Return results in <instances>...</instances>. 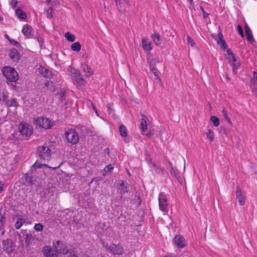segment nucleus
<instances>
[{"label":"nucleus","instance_id":"obj_51","mask_svg":"<svg viewBox=\"0 0 257 257\" xmlns=\"http://www.w3.org/2000/svg\"><path fill=\"white\" fill-rule=\"evenodd\" d=\"M200 9L203 13V17L204 18H207V17L209 15V14L206 13L204 10V9L202 7H200Z\"/></svg>","mask_w":257,"mask_h":257},{"label":"nucleus","instance_id":"obj_10","mask_svg":"<svg viewBox=\"0 0 257 257\" xmlns=\"http://www.w3.org/2000/svg\"><path fill=\"white\" fill-rule=\"evenodd\" d=\"M42 251L46 257H57V253L54 250V248H52L50 246H44Z\"/></svg>","mask_w":257,"mask_h":257},{"label":"nucleus","instance_id":"obj_24","mask_svg":"<svg viewBox=\"0 0 257 257\" xmlns=\"http://www.w3.org/2000/svg\"><path fill=\"white\" fill-rule=\"evenodd\" d=\"M39 73L45 77H49L51 75V72L46 68L41 66L38 69Z\"/></svg>","mask_w":257,"mask_h":257},{"label":"nucleus","instance_id":"obj_39","mask_svg":"<svg viewBox=\"0 0 257 257\" xmlns=\"http://www.w3.org/2000/svg\"><path fill=\"white\" fill-rule=\"evenodd\" d=\"M23 224V219L21 218H19L16 223H15V227L16 229H19L21 228L22 225Z\"/></svg>","mask_w":257,"mask_h":257},{"label":"nucleus","instance_id":"obj_14","mask_svg":"<svg viewBox=\"0 0 257 257\" xmlns=\"http://www.w3.org/2000/svg\"><path fill=\"white\" fill-rule=\"evenodd\" d=\"M116 5L120 12L125 11V8L130 5L129 0H114Z\"/></svg>","mask_w":257,"mask_h":257},{"label":"nucleus","instance_id":"obj_54","mask_svg":"<svg viewBox=\"0 0 257 257\" xmlns=\"http://www.w3.org/2000/svg\"><path fill=\"white\" fill-rule=\"evenodd\" d=\"M93 108H94V109L95 110V112H96V113L97 114V110H96V108H95L94 106H93Z\"/></svg>","mask_w":257,"mask_h":257},{"label":"nucleus","instance_id":"obj_29","mask_svg":"<svg viewBox=\"0 0 257 257\" xmlns=\"http://www.w3.org/2000/svg\"><path fill=\"white\" fill-rule=\"evenodd\" d=\"M81 45L78 42L72 43L71 46V49L74 51L78 52L80 50Z\"/></svg>","mask_w":257,"mask_h":257},{"label":"nucleus","instance_id":"obj_55","mask_svg":"<svg viewBox=\"0 0 257 257\" xmlns=\"http://www.w3.org/2000/svg\"><path fill=\"white\" fill-rule=\"evenodd\" d=\"M51 2V0H47V2L48 3H50Z\"/></svg>","mask_w":257,"mask_h":257},{"label":"nucleus","instance_id":"obj_46","mask_svg":"<svg viewBox=\"0 0 257 257\" xmlns=\"http://www.w3.org/2000/svg\"><path fill=\"white\" fill-rule=\"evenodd\" d=\"M113 166L112 165L110 164L106 166L105 167L104 171L107 172H111L113 169Z\"/></svg>","mask_w":257,"mask_h":257},{"label":"nucleus","instance_id":"obj_23","mask_svg":"<svg viewBox=\"0 0 257 257\" xmlns=\"http://www.w3.org/2000/svg\"><path fill=\"white\" fill-rule=\"evenodd\" d=\"M82 70L87 77H89L93 74V71L87 65H83L82 66Z\"/></svg>","mask_w":257,"mask_h":257},{"label":"nucleus","instance_id":"obj_9","mask_svg":"<svg viewBox=\"0 0 257 257\" xmlns=\"http://www.w3.org/2000/svg\"><path fill=\"white\" fill-rule=\"evenodd\" d=\"M36 124L39 127L48 129L52 125L51 121L47 118L39 117L36 120Z\"/></svg>","mask_w":257,"mask_h":257},{"label":"nucleus","instance_id":"obj_26","mask_svg":"<svg viewBox=\"0 0 257 257\" xmlns=\"http://www.w3.org/2000/svg\"><path fill=\"white\" fill-rule=\"evenodd\" d=\"M118 189L119 191V192L121 193V194H123L126 192V183L123 180H121L119 182V187Z\"/></svg>","mask_w":257,"mask_h":257},{"label":"nucleus","instance_id":"obj_31","mask_svg":"<svg viewBox=\"0 0 257 257\" xmlns=\"http://www.w3.org/2000/svg\"><path fill=\"white\" fill-rule=\"evenodd\" d=\"M150 167L153 171L157 173H160L163 171V169L160 166H157L154 163H152Z\"/></svg>","mask_w":257,"mask_h":257},{"label":"nucleus","instance_id":"obj_27","mask_svg":"<svg viewBox=\"0 0 257 257\" xmlns=\"http://www.w3.org/2000/svg\"><path fill=\"white\" fill-rule=\"evenodd\" d=\"M15 13L17 17L21 20H25L27 18L25 13L20 8L16 9Z\"/></svg>","mask_w":257,"mask_h":257},{"label":"nucleus","instance_id":"obj_8","mask_svg":"<svg viewBox=\"0 0 257 257\" xmlns=\"http://www.w3.org/2000/svg\"><path fill=\"white\" fill-rule=\"evenodd\" d=\"M218 33L217 36H213V38L216 40L217 44L220 45V48L223 49V50H225L227 47L226 43L225 41V40L223 39V35L222 34L221 30L220 28V27H218Z\"/></svg>","mask_w":257,"mask_h":257},{"label":"nucleus","instance_id":"obj_20","mask_svg":"<svg viewBox=\"0 0 257 257\" xmlns=\"http://www.w3.org/2000/svg\"><path fill=\"white\" fill-rule=\"evenodd\" d=\"M9 54L10 58L14 61H18L20 59V55L16 49L12 48L10 49Z\"/></svg>","mask_w":257,"mask_h":257},{"label":"nucleus","instance_id":"obj_60","mask_svg":"<svg viewBox=\"0 0 257 257\" xmlns=\"http://www.w3.org/2000/svg\"><path fill=\"white\" fill-rule=\"evenodd\" d=\"M6 36H7V38H8L9 39V37L7 35H6Z\"/></svg>","mask_w":257,"mask_h":257},{"label":"nucleus","instance_id":"obj_34","mask_svg":"<svg viewBox=\"0 0 257 257\" xmlns=\"http://www.w3.org/2000/svg\"><path fill=\"white\" fill-rule=\"evenodd\" d=\"M207 138L210 140V142H212L214 140V135L213 132L211 130H208L205 133Z\"/></svg>","mask_w":257,"mask_h":257},{"label":"nucleus","instance_id":"obj_7","mask_svg":"<svg viewBox=\"0 0 257 257\" xmlns=\"http://www.w3.org/2000/svg\"><path fill=\"white\" fill-rule=\"evenodd\" d=\"M53 248H54V250L57 253V255L59 253L65 254L68 251L66 248L65 245H64L63 242L60 240H57L55 242L53 243Z\"/></svg>","mask_w":257,"mask_h":257},{"label":"nucleus","instance_id":"obj_52","mask_svg":"<svg viewBox=\"0 0 257 257\" xmlns=\"http://www.w3.org/2000/svg\"><path fill=\"white\" fill-rule=\"evenodd\" d=\"M31 238V235L30 234H27L26 236V241L28 242L30 239Z\"/></svg>","mask_w":257,"mask_h":257},{"label":"nucleus","instance_id":"obj_59","mask_svg":"<svg viewBox=\"0 0 257 257\" xmlns=\"http://www.w3.org/2000/svg\"><path fill=\"white\" fill-rule=\"evenodd\" d=\"M45 166L47 167H49L48 165H44Z\"/></svg>","mask_w":257,"mask_h":257},{"label":"nucleus","instance_id":"obj_2","mask_svg":"<svg viewBox=\"0 0 257 257\" xmlns=\"http://www.w3.org/2000/svg\"><path fill=\"white\" fill-rule=\"evenodd\" d=\"M40 157L44 161H49L51 158V150L47 144H44L38 149Z\"/></svg>","mask_w":257,"mask_h":257},{"label":"nucleus","instance_id":"obj_3","mask_svg":"<svg viewBox=\"0 0 257 257\" xmlns=\"http://www.w3.org/2000/svg\"><path fill=\"white\" fill-rule=\"evenodd\" d=\"M19 130L23 136L26 137L30 136L33 132L32 126L26 122L20 123L19 125Z\"/></svg>","mask_w":257,"mask_h":257},{"label":"nucleus","instance_id":"obj_56","mask_svg":"<svg viewBox=\"0 0 257 257\" xmlns=\"http://www.w3.org/2000/svg\"><path fill=\"white\" fill-rule=\"evenodd\" d=\"M58 167H59V166H58V167H54V168H53V169H56L58 168Z\"/></svg>","mask_w":257,"mask_h":257},{"label":"nucleus","instance_id":"obj_48","mask_svg":"<svg viewBox=\"0 0 257 257\" xmlns=\"http://www.w3.org/2000/svg\"><path fill=\"white\" fill-rule=\"evenodd\" d=\"M69 257H78L77 253L75 251L69 252Z\"/></svg>","mask_w":257,"mask_h":257},{"label":"nucleus","instance_id":"obj_61","mask_svg":"<svg viewBox=\"0 0 257 257\" xmlns=\"http://www.w3.org/2000/svg\"><path fill=\"white\" fill-rule=\"evenodd\" d=\"M38 41L39 42H40V41L39 39H38Z\"/></svg>","mask_w":257,"mask_h":257},{"label":"nucleus","instance_id":"obj_62","mask_svg":"<svg viewBox=\"0 0 257 257\" xmlns=\"http://www.w3.org/2000/svg\"><path fill=\"white\" fill-rule=\"evenodd\" d=\"M193 0H190L191 2H192Z\"/></svg>","mask_w":257,"mask_h":257},{"label":"nucleus","instance_id":"obj_28","mask_svg":"<svg viewBox=\"0 0 257 257\" xmlns=\"http://www.w3.org/2000/svg\"><path fill=\"white\" fill-rule=\"evenodd\" d=\"M152 37L153 41L157 45H159L161 44L162 40L161 39V36L158 33L155 32L152 35Z\"/></svg>","mask_w":257,"mask_h":257},{"label":"nucleus","instance_id":"obj_18","mask_svg":"<svg viewBox=\"0 0 257 257\" xmlns=\"http://www.w3.org/2000/svg\"><path fill=\"white\" fill-rule=\"evenodd\" d=\"M147 59L149 67H155V65L160 62V59L158 56L152 55H149Z\"/></svg>","mask_w":257,"mask_h":257},{"label":"nucleus","instance_id":"obj_25","mask_svg":"<svg viewBox=\"0 0 257 257\" xmlns=\"http://www.w3.org/2000/svg\"><path fill=\"white\" fill-rule=\"evenodd\" d=\"M142 46L144 50L149 51L152 49L151 42L148 39H142Z\"/></svg>","mask_w":257,"mask_h":257},{"label":"nucleus","instance_id":"obj_50","mask_svg":"<svg viewBox=\"0 0 257 257\" xmlns=\"http://www.w3.org/2000/svg\"><path fill=\"white\" fill-rule=\"evenodd\" d=\"M8 98V96L6 94H3L2 97L0 98V101H6Z\"/></svg>","mask_w":257,"mask_h":257},{"label":"nucleus","instance_id":"obj_1","mask_svg":"<svg viewBox=\"0 0 257 257\" xmlns=\"http://www.w3.org/2000/svg\"><path fill=\"white\" fill-rule=\"evenodd\" d=\"M2 72L6 78L10 81L16 82L18 79V72L11 67H4Z\"/></svg>","mask_w":257,"mask_h":257},{"label":"nucleus","instance_id":"obj_38","mask_svg":"<svg viewBox=\"0 0 257 257\" xmlns=\"http://www.w3.org/2000/svg\"><path fill=\"white\" fill-rule=\"evenodd\" d=\"M222 115L224 116V117L225 118V119L227 121V122L230 124L232 125L231 120L229 117L228 116V113L227 111L223 109L222 110Z\"/></svg>","mask_w":257,"mask_h":257},{"label":"nucleus","instance_id":"obj_11","mask_svg":"<svg viewBox=\"0 0 257 257\" xmlns=\"http://www.w3.org/2000/svg\"><path fill=\"white\" fill-rule=\"evenodd\" d=\"M22 32L27 38H31L34 36V30L31 26L28 25H25L23 26Z\"/></svg>","mask_w":257,"mask_h":257},{"label":"nucleus","instance_id":"obj_19","mask_svg":"<svg viewBox=\"0 0 257 257\" xmlns=\"http://www.w3.org/2000/svg\"><path fill=\"white\" fill-rule=\"evenodd\" d=\"M142 117L140 122V129L142 132H145L147 130V121L148 118L143 114H141Z\"/></svg>","mask_w":257,"mask_h":257},{"label":"nucleus","instance_id":"obj_42","mask_svg":"<svg viewBox=\"0 0 257 257\" xmlns=\"http://www.w3.org/2000/svg\"><path fill=\"white\" fill-rule=\"evenodd\" d=\"M34 229L38 231H42L43 229V226L41 223H37L34 226Z\"/></svg>","mask_w":257,"mask_h":257},{"label":"nucleus","instance_id":"obj_53","mask_svg":"<svg viewBox=\"0 0 257 257\" xmlns=\"http://www.w3.org/2000/svg\"><path fill=\"white\" fill-rule=\"evenodd\" d=\"M4 189V185L0 181V193L2 192Z\"/></svg>","mask_w":257,"mask_h":257},{"label":"nucleus","instance_id":"obj_12","mask_svg":"<svg viewBox=\"0 0 257 257\" xmlns=\"http://www.w3.org/2000/svg\"><path fill=\"white\" fill-rule=\"evenodd\" d=\"M68 71L72 74L74 75V77L75 78V80L77 82L82 84L84 80V78L81 77V73L77 69L73 67H69Z\"/></svg>","mask_w":257,"mask_h":257},{"label":"nucleus","instance_id":"obj_16","mask_svg":"<svg viewBox=\"0 0 257 257\" xmlns=\"http://www.w3.org/2000/svg\"><path fill=\"white\" fill-rule=\"evenodd\" d=\"M236 197L238 199L239 204L243 206L245 204V198L244 196L243 195L242 193V191L240 188L238 186L236 187Z\"/></svg>","mask_w":257,"mask_h":257},{"label":"nucleus","instance_id":"obj_58","mask_svg":"<svg viewBox=\"0 0 257 257\" xmlns=\"http://www.w3.org/2000/svg\"><path fill=\"white\" fill-rule=\"evenodd\" d=\"M255 95L257 97V89H256V92L255 93Z\"/></svg>","mask_w":257,"mask_h":257},{"label":"nucleus","instance_id":"obj_47","mask_svg":"<svg viewBox=\"0 0 257 257\" xmlns=\"http://www.w3.org/2000/svg\"><path fill=\"white\" fill-rule=\"evenodd\" d=\"M237 30L238 31V33L240 34V35L241 36V37L243 38L244 37V34H243V30H242V27H241V26L238 25L237 26Z\"/></svg>","mask_w":257,"mask_h":257},{"label":"nucleus","instance_id":"obj_13","mask_svg":"<svg viewBox=\"0 0 257 257\" xmlns=\"http://www.w3.org/2000/svg\"><path fill=\"white\" fill-rule=\"evenodd\" d=\"M174 242L178 248H183L186 245L185 238L180 235H177L174 238Z\"/></svg>","mask_w":257,"mask_h":257},{"label":"nucleus","instance_id":"obj_5","mask_svg":"<svg viewBox=\"0 0 257 257\" xmlns=\"http://www.w3.org/2000/svg\"><path fill=\"white\" fill-rule=\"evenodd\" d=\"M158 201L160 210L164 212V214L167 213L168 211L169 203L166 195L163 193H160Z\"/></svg>","mask_w":257,"mask_h":257},{"label":"nucleus","instance_id":"obj_57","mask_svg":"<svg viewBox=\"0 0 257 257\" xmlns=\"http://www.w3.org/2000/svg\"><path fill=\"white\" fill-rule=\"evenodd\" d=\"M4 233V231H3L2 232V235H3Z\"/></svg>","mask_w":257,"mask_h":257},{"label":"nucleus","instance_id":"obj_37","mask_svg":"<svg viewBox=\"0 0 257 257\" xmlns=\"http://www.w3.org/2000/svg\"><path fill=\"white\" fill-rule=\"evenodd\" d=\"M47 17L49 19L52 18L54 15L53 9L51 8L46 10Z\"/></svg>","mask_w":257,"mask_h":257},{"label":"nucleus","instance_id":"obj_49","mask_svg":"<svg viewBox=\"0 0 257 257\" xmlns=\"http://www.w3.org/2000/svg\"><path fill=\"white\" fill-rule=\"evenodd\" d=\"M9 41L13 45H14V46L19 45V43L14 39H11L9 38Z\"/></svg>","mask_w":257,"mask_h":257},{"label":"nucleus","instance_id":"obj_30","mask_svg":"<svg viewBox=\"0 0 257 257\" xmlns=\"http://www.w3.org/2000/svg\"><path fill=\"white\" fill-rule=\"evenodd\" d=\"M119 131L120 133V135L122 137H125L127 135V129L126 127L123 125H121L119 127Z\"/></svg>","mask_w":257,"mask_h":257},{"label":"nucleus","instance_id":"obj_35","mask_svg":"<svg viewBox=\"0 0 257 257\" xmlns=\"http://www.w3.org/2000/svg\"><path fill=\"white\" fill-rule=\"evenodd\" d=\"M214 126H218L219 125V120L215 116H211L210 119Z\"/></svg>","mask_w":257,"mask_h":257},{"label":"nucleus","instance_id":"obj_6","mask_svg":"<svg viewBox=\"0 0 257 257\" xmlns=\"http://www.w3.org/2000/svg\"><path fill=\"white\" fill-rule=\"evenodd\" d=\"M227 59L231 63L232 66V70L234 73H236L238 68L240 65V63L239 61H237L236 57L232 53L230 49L227 50Z\"/></svg>","mask_w":257,"mask_h":257},{"label":"nucleus","instance_id":"obj_22","mask_svg":"<svg viewBox=\"0 0 257 257\" xmlns=\"http://www.w3.org/2000/svg\"><path fill=\"white\" fill-rule=\"evenodd\" d=\"M245 31L247 40L250 42L254 41L253 37L252 35L251 30L247 24H246L245 26Z\"/></svg>","mask_w":257,"mask_h":257},{"label":"nucleus","instance_id":"obj_44","mask_svg":"<svg viewBox=\"0 0 257 257\" xmlns=\"http://www.w3.org/2000/svg\"><path fill=\"white\" fill-rule=\"evenodd\" d=\"M17 4L18 1L17 0H11L10 2V5L13 9H14L17 6Z\"/></svg>","mask_w":257,"mask_h":257},{"label":"nucleus","instance_id":"obj_15","mask_svg":"<svg viewBox=\"0 0 257 257\" xmlns=\"http://www.w3.org/2000/svg\"><path fill=\"white\" fill-rule=\"evenodd\" d=\"M3 248L8 253L11 252L14 250L13 244L9 239H6L3 242Z\"/></svg>","mask_w":257,"mask_h":257},{"label":"nucleus","instance_id":"obj_45","mask_svg":"<svg viewBox=\"0 0 257 257\" xmlns=\"http://www.w3.org/2000/svg\"><path fill=\"white\" fill-rule=\"evenodd\" d=\"M41 166V164L40 162L36 161L32 166V169H34L36 170L37 168H40Z\"/></svg>","mask_w":257,"mask_h":257},{"label":"nucleus","instance_id":"obj_43","mask_svg":"<svg viewBox=\"0 0 257 257\" xmlns=\"http://www.w3.org/2000/svg\"><path fill=\"white\" fill-rule=\"evenodd\" d=\"M187 44L190 45L191 47H193L195 44L194 40L189 36H187Z\"/></svg>","mask_w":257,"mask_h":257},{"label":"nucleus","instance_id":"obj_32","mask_svg":"<svg viewBox=\"0 0 257 257\" xmlns=\"http://www.w3.org/2000/svg\"><path fill=\"white\" fill-rule=\"evenodd\" d=\"M64 36L66 40L71 42L75 41L76 39L75 36L70 32H66Z\"/></svg>","mask_w":257,"mask_h":257},{"label":"nucleus","instance_id":"obj_41","mask_svg":"<svg viewBox=\"0 0 257 257\" xmlns=\"http://www.w3.org/2000/svg\"><path fill=\"white\" fill-rule=\"evenodd\" d=\"M6 219L5 217L0 216V230H2L4 228V225L5 224Z\"/></svg>","mask_w":257,"mask_h":257},{"label":"nucleus","instance_id":"obj_33","mask_svg":"<svg viewBox=\"0 0 257 257\" xmlns=\"http://www.w3.org/2000/svg\"><path fill=\"white\" fill-rule=\"evenodd\" d=\"M170 173L172 175H174V177H175L176 178H177L178 180L180 178V175L178 174V172L177 170L175 169L172 165L170 164Z\"/></svg>","mask_w":257,"mask_h":257},{"label":"nucleus","instance_id":"obj_21","mask_svg":"<svg viewBox=\"0 0 257 257\" xmlns=\"http://www.w3.org/2000/svg\"><path fill=\"white\" fill-rule=\"evenodd\" d=\"M22 180L26 185L29 186L33 184V177L31 174H26L22 178Z\"/></svg>","mask_w":257,"mask_h":257},{"label":"nucleus","instance_id":"obj_40","mask_svg":"<svg viewBox=\"0 0 257 257\" xmlns=\"http://www.w3.org/2000/svg\"><path fill=\"white\" fill-rule=\"evenodd\" d=\"M150 67V71L153 72V73L154 74L155 76L156 77V79H159V77L158 74L157 73V69H156V67Z\"/></svg>","mask_w":257,"mask_h":257},{"label":"nucleus","instance_id":"obj_4","mask_svg":"<svg viewBox=\"0 0 257 257\" xmlns=\"http://www.w3.org/2000/svg\"><path fill=\"white\" fill-rule=\"evenodd\" d=\"M67 141L72 144H76L78 142L79 137L76 132L73 129L68 130L65 133Z\"/></svg>","mask_w":257,"mask_h":257},{"label":"nucleus","instance_id":"obj_17","mask_svg":"<svg viewBox=\"0 0 257 257\" xmlns=\"http://www.w3.org/2000/svg\"><path fill=\"white\" fill-rule=\"evenodd\" d=\"M109 249L114 254H121L123 252V248L121 245L111 244Z\"/></svg>","mask_w":257,"mask_h":257},{"label":"nucleus","instance_id":"obj_36","mask_svg":"<svg viewBox=\"0 0 257 257\" xmlns=\"http://www.w3.org/2000/svg\"><path fill=\"white\" fill-rule=\"evenodd\" d=\"M6 105L9 107L12 106H17L18 104L16 101L15 99H13L12 100H9L6 101Z\"/></svg>","mask_w":257,"mask_h":257}]
</instances>
